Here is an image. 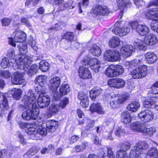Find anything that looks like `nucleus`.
Instances as JSON below:
<instances>
[{
  "label": "nucleus",
  "mask_w": 158,
  "mask_h": 158,
  "mask_svg": "<svg viewBox=\"0 0 158 158\" xmlns=\"http://www.w3.org/2000/svg\"><path fill=\"white\" fill-rule=\"evenodd\" d=\"M36 101L35 94L31 90L29 89L28 94L25 95L22 100L23 103L22 106L24 108L27 109L22 114V117L23 119L35 120L38 118L40 111L37 107Z\"/></svg>",
  "instance_id": "obj_1"
},
{
  "label": "nucleus",
  "mask_w": 158,
  "mask_h": 158,
  "mask_svg": "<svg viewBox=\"0 0 158 158\" xmlns=\"http://www.w3.org/2000/svg\"><path fill=\"white\" fill-rule=\"evenodd\" d=\"M47 77L45 76L40 75L37 77L35 82L39 84L35 87V91L39 94L37 99V103L39 106L41 108L48 107L50 103V98L48 95H45L46 92V88L44 85L45 82Z\"/></svg>",
  "instance_id": "obj_2"
},
{
  "label": "nucleus",
  "mask_w": 158,
  "mask_h": 158,
  "mask_svg": "<svg viewBox=\"0 0 158 158\" xmlns=\"http://www.w3.org/2000/svg\"><path fill=\"white\" fill-rule=\"evenodd\" d=\"M32 57L31 56L23 55L19 60L17 61L18 64V69H23L29 76H31L36 73L39 69L38 66L35 64H34L31 67L30 66L31 62L32 61Z\"/></svg>",
  "instance_id": "obj_3"
},
{
  "label": "nucleus",
  "mask_w": 158,
  "mask_h": 158,
  "mask_svg": "<svg viewBox=\"0 0 158 158\" xmlns=\"http://www.w3.org/2000/svg\"><path fill=\"white\" fill-rule=\"evenodd\" d=\"M15 35L13 39L12 38H9V44L14 47H15V42L21 43L18 46L19 52L21 54H24L27 51V45L22 43L26 40V35L23 31L17 30L15 31Z\"/></svg>",
  "instance_id": "obj_4"
},
{
  "label": "nucleus",
  "mask_w": 158,
  "mask_h": 158,
  "mask_svg": "<svg viewBox=\"0 0 158 158\" xmlns=\"http://www.w3.org/2000/svg\"><path fill=\"white\" fill-rule=\"evenodd\" d=\"M147 141H139L132 148L129 155V158H140V154L148 147Z\"/></svg>",
  "instance_id": "obj_5"
},
{
  "label": "nucleus",
  "mask_w": 158,
  "mask_h": 158,
  "mask_svg": "<svg viewBox=\"0 0 158 158\" xmlns=\"http://www.w3.org/2000/svg\"><path fill=\"white\" fill-rule=\"evenodd\" d=\"M145 15L147 19L152 20L150 25L152 29L158 33V8H154L147 11Z\"/></svg>",
  "instance_id": "obj_6"
},
{
  "label": "nucleus",
  "mask_w": 158,
  "mask_h": 158,
  "mask_svg": "<svg viewBox=\"0 0 158 158\" xmlns=\"http://www.w3.org/2000/svg\"><path fill=\"white\" fill-rule=\"evenodd\" d=\"M98 156L94 154L89 155L87 158H115V156L111 147L103 148L100 150L98 153ZM81 156V158H84Z\"/></svg>",
  "instance_id": "obj_7"
},
{
  "label": "nucleus",
  "mask_w": 158,
  "mask_h": 158,
  "mask_svg": "<svg viewBox=\"0 0 158 158\" xmlns=\"http://www.w3.org/2000/svg\"><path fill=\"white\" fill-rule=\"evenodd\" d=\"M83 65L87 66L89 65L91 69L94 72H98L100 67V62L97 59L91 58L88 56H86L81 61Z\"/></svg>",
  "instance_id": "obj_8"
},
{
  "label": "nucleus",
  "mask_w": 158,
  "mask_h": 158,
  "mask_svg": "<svg viewBox=\"0 0 158 158\" xmlns=\"http://www.w3.org/2000/svg\"><path fill=\"white\" fill-rule=\"evenodd\" d=\"M120 56L119 52L114 50H107L104 54L105 59L110 62L119 61L120 59Z\"/></svg>",
  "instance_id": "obj_9"
},
{
  "label": "nucleus",
  "mask_w": 158,
  "mask_h": 158,
  "mask_svg": "<svg viewBox=\"0 0 158 158\" xmlns=\"http://www.w3.org/2000/svg\"><path fill=\"white\" fill-rule=\"evenodd\" d=\"M148 72L147 66L143 65L138 68L133 70L131 72V75L134 79H140L144 77L147 75Z\"/></svg>",
  "instance_id": "obj_10"
},
{
  "label": "nucleus",
  "mask_w": 158,
  "mask_h": 158,
  "mask_svg": "<svg viewBox=\"0 0 158 158\" xmlns=\"http://www.w3.org/2000/svg\"><path fill=\"white\" fill-rule=\"evenodd\" d=\"M118 147L120 149L117 152L116 158H127V154L125 152L131 148L129 142L125 141L119 144Z\"/></svg>",
  "instance_id": "obj_11"
},
{
  "label": "nucleus",
  "mask_w": 158,
  "mask_h": 158,
  "mask_svg": "<svg viewBox=\"0 0 158 158\" xmlns=\"http://www.w3.org/2000/svg\"><path fill=\"white\" fill-rule=\"evenodd\" d=\"M121 22L120 21H117L115 23L114 27L112 31L116 35L122 36L128 34L130 31V28L126 26L123 28L119 27Z\"/></svg>",
  "instance_id": "obj_12"
},
{
  "label": "nucleus",
  "mask_w": 158,
  "mask_h": 158,
  "mask_svg": "<svg viewBox=\"0 0 158 158\" xmlns=\"http://www.w3.org/2000/svg\"><path fill=\"white\" fill-rule=\"evenodd\" d=\"M60 94L56 91L53 94V98L56 101L60 99L62 96L66 95L70 91V87L69 85L65 84H63L59 89Z\"/></svg>",
  "instance_id": "obj_13"
},
{
  "label": "nucleus",
  "mask_w": 158,
  "mask_h": 158,
  "mask_svg": "<svg viewBox=\"0 0 158 158\" xmlns=\"http://www.w3.org/2000/svg\"><path fill=\"white\" fill-rule=\"evenodd\" d=\"M92 10L93 14L95 16L107 15L109 12V8L106 6H96Z\"/></svg>",
  "instance_id": "obj_14"
},
{
  "label": "nucleus",
  "mask_w": 158,
  "mask_h": 158,
  "mask_svg": "<svg viewBox=\"0 0 158 158\" xmlns=\"http://www.w3.org/2000/svg\"><path fill=\"white\" fill-rule=\"evenodd\" d=\"M154 114L150 110H146L141 111L138 116L141 120L144 123L152 121L154 118Z\"/></svg>",
  "instance_id": "obj_15"
},
{
  "label": "nucleus",
  "mask_w": 158,
  "mask_h": 158,
  "mask_svg": "<svg viewBox=\"0 0 158 158\" xmlns=\"http://www.w3.org/2000/svg\"><path fill=\"white\" fill-rule=\"evenodd\" d=\"M108 84L110 87L119 88L124 86L125 83L123 79L117 78L109 80Z\"/></svg>",
  "instance_id": "obj_16"
},
{
  "label": "nucleus",
  "mask_w": 158,
  "mask_h": 158,
  "mask_svg": "<svg viewBox=\"0 0 158 158\" xmlns=\"http://www.w3.org/2000/svg\"><path fill=\"white\" fill-rule=\"evenodd\" d=\"M145 44L149 46H154L158 42L156 36L153 34L150 33L146 35L143 40Z\"/></svg>",
  "instance_id": "obj_17"
},
{
  "label": "nucleus",
  "mask_w": 158,
  "mask_h": 158,
  "mask_svg": "<svg viewBox=\"0 0 158 158\" xmlns=\"http://www.w3.org/2000/svg\"><path fill=\"white\" fill-rule=\"evenodd\" d=\"M134 50V48L133 46L127 45L121 48L120 54L124 58H126L130 56Z\"/></svg>",
  "instance_id": "obj_18"
},
{
  "label": "nucleus",
  "mask_w": 158,
  "mask_h": 158,
  "mask_svg": "<svg viewBox=\"0 0 158 158\" xmlns=\"http://www.w3.org/2000/svg\"><path fill=\"white\" fill-rule=\"evenodd\" d=\"M11 81L13 84L20 85L24 82V80L22 73L17 71L12 75Z\"/></svg>",
  "instance_id": "obj_19"
},
{
  "label": "nucleus",
  "mask_w": 158,
  "mask_h": 158,
  "mask_svg": "<svg viewBox=\"0 0 158 158\" xmlns=\"http://www.w3.org/2000/svg\"><path fill=\"white\" fill-rule=\"evenodd\" d=\"M60 84V78L58 77H53L50 80L49 88L52 92V95L56 92Z\"/></svg>",
  "instance_id": "obj_20"
},
{
  "label": "nucleus",
  "mask_w": 158,
  "mask_h": 158,
  "mask_svg": "<svg viewBox=\"0 0 158 158\" xmlns=\"http://www.w3.org/2000/svg\"><path fill=\"white\" fill-rule=\"evenodd\" d=\"M87 45L88 49L92 55L97 56L101 55V50L96 45L92 44L91 42H89Z\"/></svg>",
  "instance_id": "obj_21"
},
{
  "label": "nucleus",
  "mask_w": 158,
  "mask_h": 158,
  "mask_svg": "<svg viewBox=\"0 0 158 158\" xmlns=\"http://www.w3.org/2000/svg\"><path fill=\"white\" fill-rule=\"evenodd\" d=\"M78 73L80 77L83 79H89L92 76L88 68L84 66H80L78 69Z\"/></svg>",
  "instance_id": "obj_22"
},
{
  "label": "nucleus",
  "mask_w": 158,
  "mask_h": 158,
  "mask_svg": "<svg viewBox=\"0 0 158 158\" xmlns=\"http://www.w3.org/2000/svg\"><path fill=\"white\" fill-rule=\"evenodd\" d=\"M135 26L136 32L140 35H146L150 32L149 27L145 25L138 24Z\"/></svg>",
  "instance_id": "obj_23"
},
{
  "label": "nucleus",
  "mask_w": 158,
  "mask_h": 158,
  "mask_svg": "<svg viewBox=\"0 0 158 158\" xmlns=\"http://www.w3.org/2000/svg\"><path fill=\"white\" fill-rule=\"evenodd\" d=\"M158 101V99L155 98L153 96L144 100L143 102V105L144 107L148 108H154L156 104Z\"/></svg>",
  "instance_id": "obj_24"
},
{
  "label": "nucleus",
  "mask_w": 158,
  "mask_h": 158,
  "mask_svg": "<svg viewBox=\"0 0 158 158\" xmlns=\"http://www.w3.org/2000/svg\"><path fill=\"white\" fill-rule=\"evenodd\" d=\"M144 56V60L149 64L154 63L157 60L156 55L153 52H148L145 54Z\"/></svg>",
  "instance_id": "obj_25"
},
{
  "label": "nucleus",
  "mask_w": 158,
  "mask_h": 158,
  "mask_svg": "<svg viewBox=\"0 0 158 158\" xmlns=\"http://www.w3.org/2000/svg\"><path fill=\"white\" fill-rule=\"evenodd\" d=\"M89 110L92 113L96 112L100 114H103L105 113L104 109L98 103L92 104L89 108Z\"/></svg>",
  "instance_id": "obj_26"
},
{
  "label": "nucleus",
  "mask_w": 158,
  "mask_h": 158,
  "mask_svg": "<svg viewBox=\"0 0 158 158\" xmlns=\"http://www.w3.org/2000/svg\"><path fill=\"white\" fill-rule=\"evenodd\" d=\"M144 61V58L143 56H140L137 57L135 59L132 60L130 62H127V64H128L129 67L131 69L134 67H137L140 64L143 63Z\"/></svg>",
  "instance_id": "obj_27"
},
{
  "label": "nucleus",
  "mask_w": 158,
  "mask_h": 158,
  "mask_svg": "<svg viewBox=\"0 0 158 158\" xmlns=\"http://www.w3.org/2000/svg\"><path fill=\"white\" fill-rule=\"evenodd\" d=\"M144 124L139 122H136L133 123L131 126V129L134 131L142 132L145 129Z\"/></svg>",
  "instance_id": "obj_28"
},
{
  "label": "nucleus",
  "mask_w": 158,
  "mask_h": 158,
  "mask_svg": "<svg viewBox=\"0 0 158 158\" xmlns=\"http://www.w3.org/2000/svg\"><path fill=\"white\" fill-rule=\"evenodd\" d=\"M45 125L47 129L49 130L48 131L51 132L54 131L58 127L57 122L54 120L47 121Z\"/></svg>",
  "instance_id": "obj_29"
},
{
  "label": "nucleus",
  "mask_w": 158,
  "mask_h": 158,
  "mask_svg": "<svg viewBox=\"0 0 158 158\" xmlns=\"http://www.w3.org/2000/svg\"><path fill=\"white\" fill-rule=\"evenodd\" d=\"M23 54H21V55L23 54L22 56L20 55L19 57V59L18 60L15 59V53L14 49L13 48H10L8 50L7 56L9 58H10L11 61L14 63L15 65H17V68L18 69V64L17 63V61L19 60V59L22 58V56L23 55H25V54L23 55Z\"/></svg>",
  "instance_id": "obj_30"
},
{
  "label": "nucleus",
  "mask_w": 158,
  "mask_h": 158,
  "mask_svg": "<svg viewBox=\"0 0 158 158\" xmlns=\"http://www.w3.org/2000/svg\"><path fill=\"white\" fill-rule=\"evenodd\" d=\"M89 123L86 126L85 130H83L81 132V136L84 137H86L91 132V130L92 128L94 126V120H88Z\"/></svg>",
  "instance_id": "obj_31"
},
{
  "label": "nucleus",
  "mask_w": 158,
  "mask_h": 158,
  "mask_svg": "<svg viewBox=\"0 0 158 158\" xmlns=\"http://www.w3.org/2000/svg\"><path fill=\"white\" fill-rule=\"evenodd\" d=\"M133 44L135 48L138 50L145 51L147 48V46L143 44L142 40L138 39L135 40Z\"/></svg>",
  "instance_id": "obj_32"
},
{
  "label": "nucleus",
  "mask_w": 158,
  "mask_h": 158,
  "mask_svg": "<svg viewBox=\"0 0 158 158\" xmlns=\"http://www.w3.org/2000/svg\"><path fill=\"white\" fill-rule=\"evenodd\" d=\"M37 126L35 124L33 123L31 124H28L27 127L25 129L26 132L28 135H31L32 136H36V128Z\"/></svg>",
  "instance_id": "obj_33"
},
{
  "label": "nucleus",
  "mask_w": 158,
  "mask_h": 158,
  "mask_svg": "<svg viewBox=\"0 0 158 158\" xmlns=\"http://www.w3.org/2000/svg\"><path fill=\"white\" fill-rule=\"evenodd\" d=\"M16 65H17L14 64V62L11 60H9L6 57L4 58L1 60V66L3 69L6 68L8 66H12L14 67Z\"/></svg>",
  "instance_id": "obj_34"
},
{
  "label": "nucleus",
  "mask_w": 158,
  "mask_h": 158,
  "mask_svg": "<svg viewBox=\"0 0 158 158\" xmlns=\"http://www.w3.org/2000/svg\"><path fill=\"white\" fill-rule=\"evenodd\" d=\"M158 156V151L156 147L151 149L146 155V158H157Z\"/></svg>",
  "instance_id": "obj_35"
},
{
  "label": "nucleus",
  "mask_w": 158,
  "mask_h": 158,
  "mask_svg": "<svg viewBox=\"0 0 158 158\" xmlns=\"http://www.w3.org/2000/svg\"><path fill=\"white\" fill-rule=\"evenodd\" d=\"M120 44V40L118 38L114 37L110 39L109 42L110 47L114 48L118 47Z\"/></svg>",
  "instance_id": "obj_36"
},
{
  "label": "nucleus",
  "mask_w": 158,
  "mask_h": 158,
  "mask_svg": "<svg viewBox=\"0 0 158 158\" xmlns=\"http://www.w3.org/2000/svg\"><path fill=\"white\" fill-rule=\"evenodd\" d=\"M102 91L99 88L93 89L89 92L90 97L93 100H95L96 97L102 93Z\"/></svg>",
  "instance_id": "obj_37"
},
{
  "label": "nucleus",
  "mask_w": 158,
  "mask_h": 158,
  "mask_svg": "<svg viewBox=\"0 0 158 158\" xmlns=\"http://www.w3.org/2000/svg\"><path fill=\"white\" fill-rule=\"evenodd\" d=\"M115 99L110 101V107L112 108H115L118 104H121L124 101V100L121 97H118L114 96Z\"/></svg>",
  "instance_id": "obj_38"
},
{
  "label": "nucleus",
  "mask_w": 158,
  "mask_h": 158,
  "mask_svg": "<svg viewBox=\"0 0 158 158\" xmlns=\"http://www.w3.org/2000/svg\"><path fill=\"white\" fill-rule=\"evenodd\" d=\"M122 121L124 124H127L130 123L131 118L129 113L126 111L122 113L121 114Z\"/></svg>",
  "instance_id": "obj_39"
},
{
  "label": "nucleus",
  "mask_w": 158,
  "mask_h": 158,
  "mask_svg": "<svg viewBox=\"0 0 158 158\" xmlns=\"http://www.w3.org/2000/svg\"><path fill=\"white\" fill-rule=\"evenodd\" d=\"M117 6L121 10H123L126 9V7L130 5V2L129 0H126L124 1L123 0H116Z\"/></svg>",
  "instance_id": "obj_40"
},
{
  "label": "nucleus",
  "mask_w": 158,
  "mask_h": 158,
  "mask_svg": "<svg viewBox=\"0 0 158 158\" xmlns=\"http://www.w3.org/2000/svg\"><path fill=\"white\" fill-rule=\"evenodd\" d=\"M140 107L139 103L136 101H135L129 104L127 107V109L131 111H136Z\"/></svg>",
  "instance_id": "obj_41"
},
{
  "label": "nucleus",
  "mask_w": 158,
  "mask_h": 158,
  "mask_svg": "<svg viewBox=\"0 0 158 158\" xmlns=\"http://www.w3.org/2000/svg\"><path fill=\"white\" fill-rule=\"evenodd\" d=\"M115 66L113 65L109 66L105 71V74L107 77H113L115 76L114 73Z\"/></svg>",
  "instance_id": "obj_42"
},
{
  "label": "nucleus",
  "mask_w": 158,
  "mask_h": 158,
  "mask_svg": "<svg viewBox=\"0 0 158 158\" xmlns=\"http://www.w3.org/2000/svg\"><path fill=\"white\" fill-rule=\"evenodd\" d=\"M1 97H2V104H1V105H2V110L0 111H1L2 114V112H3V111H4L5 110H7L9 109V106H8L7 100L6 98L5 97L3 94L0 92V98H1Z\"/></svg>",
  "instance_id": "obj_43"
},
{
  "label": "nucleus",
  "mask_w": 158,
  "mask_h": 158,
  "mask_svg": "<svg viewBox=\"0 0 158 158\" xmlns=\"http://www.w3.org/2000/svg\"><path fill=\"white\" fill-rule=\"evenodd\" d=\"M157 130L154 127H151L149 128H146L143 131V135H147L148 136L152 137L153 134L156 132Z\"/></svg>",
  "instance_id": "obj_44"
},
{
  "label": "nucleus",
  "mask_w": 158,
  "mask_h": 158,
  "mask_svg": "<svg viewBox=\"0 0 158 158\" xmlns=\"http://www.w3.org/2000/svg\"><path fill=\"white\" fill-rule=\"evenodd\" d=\"M45 123H43L42 127H40L36 131V136L40 135L42 136L46 135L47 134V128H45Z\"/></svg>",
  "instance_id": "obj_45"
},
{
  "label": "nucleus",
  "mask_w": 158,
  "mask_h": 158,
  "mask_svg": "<svg viewBox=\"0 0 158 158\" xmlns=\"http://www.w3.org/2000/svg\"><path fill=\"white\" fill-rule=\"evenodd\" d=\"M49 64L48 63L44 60L41 61L39 63V69L43 72H46L49 68Z\"/></svg>",
  "instance_id": "obj_46"
},
{
  "label": "nucleus",
  "mask_w": 158,
  "mask_h": 158,
  "mask_svg": "<svg viewBox=\"0 0 158 158\" xmlns=\"http://www.w3.org/2000/svg\"><path fill=\"white\" fill-rule=\"evenodd\" d=\"M63 38L72 43L74 42V34L73 32H68L64 34Z\"/></svg>",
  "instance_id": "obj_47"
},
{
  "label": "nucleus",
  "mask_w": 158,
  "mask_h": 158,
  "mask_svg": "<svg viewBox=\"0 0 158 158\" xmlns=\"http://www.w3.org/2000/svg\"><path fill=\"white\" fill-rule=\"evenodd\" d=\"M125 133V131L122 127H118L115 132V135L119 137L123 136Z\"/></svg>",
  "instance_id": "obj_48"
},
{
  "label": "nucleus",
  "mask_w": 158,
  "mask_h": 158,
  "mask_svg": "<svg viewBox=\"0 0 158 158\" xmlns=\"http://www.w3.org/2000/svg\"><path fill=\"white\" fill-rule=\"evenodd\" d=\"M123 72L124 69L122 66L118 65L115 66L114 74L115 77L122 74Z\"/></svg>",
  "instance_id": "obj_49"
},
{
  "label": "nucleus",
  "mask_w": 158,
  "mask_h": 158,
  "mask_svg": "<svg viewBox=\"0 0 158 158\" xmlns=\"http://www.w3.org/2000/svg\"><path fill=\"white\" fill-rule=\"evenodd\" d=\"M88 143L86 141H83L81 145L77 146L75 147V150L77 152H80L82 151L88 145Z\"/></svg>",
  "instance_id": "obj_50"
},
{
  "label": "nucleus",
  "mask_w": 158,
  "mask_h": 158,
  "mask_svg": "<svg viewBox=\"0 0 158 158\" xmlns=\"http://www.w3.org/2000/svg\"><path fill=\"white\" fill-rule=\"evenodd\" d=\"M89 3V0H83L82 3H79L78 6L79 7V13L82 12V6L83 8H85Z\"/></svg>",
  "instance_id": "obj_51"
},
{
  "label": "nucleus",
  "mask_w": 158,
  "mask_h": 158,
  "mask_svg": "<svg viewBox=\"0 0 158 158\" xmlns=\"http://www.w3.org/2000/svg\"><path fill=\"white\" fill-rule=\"evenodd\" d=\"M28 44L35 51H36L38 50L37 47L35 45L36 43L35 40L33 39L32 37L30 36L28 41Z\"/></svg>",
  "instance_id": "obj_52"
},
{
  "label": "nucleus",
  "mask_w": 158,
  "mask_h": 158,
  "mask_svg": "<svg viewBox=\"0 0 158 158\" xmlns=\"http://www.w3.org/2000/svg\"><path fill=\"white\" fill-rule=\"evenodd\" d=\"M15 91L13 93V96L14 98L19 100L21 97L22 90L19 89H15Z\"/></svg>",
  "instance_id": "obj_53"
},
{
  "label": "nucleus",
  "mask_w": 158,
  "mask_h": 158,
  "mask_svg": "<svg viewBox=\"0 0 158 158\" xmlns=\"http://www.w3.org/2000/svg\"><path fill=\"white\" fill-rule=\"evenodd\" d=\"M80 100H81L80 104L82 106L85 108L88 106L89 101L87 96H85L83 98Z\"/></svg>",
  "instance_id": "obj_54"
},
{
  "label": "nucleus",
  "mask_w": 158,
  "mask_h": 158,
  "mask_svg": "<svg viewBox=\"0 0 158 158\" xmlns=\"http://www.w3.org/2000/svg\"><path fill=\"white\" fill-rule=\"evenodd\" d=\"M149 93H150L148 94L149 97H152V96H153L155 98H156L158 96L156 95L158 94V89L157 88L154 87L149 91Z\"/></svg>",
  "instance_id": "obj_55"
},
{
  "label": "nucleus",
  "mask_w": 158,
  "mask_h": 158,
  "mask_svg": "<svg viewBox=\"0 0 158 158\" xmlns=\"http://www.w3.org/2000/svg\"><path fill=\"white\" fill-rule=\"evenodd\" d=\"M11 73L8 71H0V76L6 79L10 77Z\"/></svg>",
  "instance_id": "obj_56"
},
{
  "label": "nucleus",
  "mask_w": 158,
  "mask_h": 158,
  "mask_svg": "<svg viewBox=\"0 0 158 158\" xmlns=\"http://www.w3.org/2000/svg\"><path fill=\"white\" fill-rule=\"evenodd\" d=\"M63 27V25L61 22H59L58 23H56L55 27H52L48 29L49 32L50 30L57 31L58 30H60Z\"/></svg>",
  "instance_id": "obj_57"
},
{
  "label": "nucleus",
  "mask_w": 158,
  "mask_h": 158,
  "mask_svg": "<svg viewBox=\"0 0 158 158\" xmlns=\"http://www.w3.org/2000/svg\"><path fill=\"white\" fill-rule=\"evenodd\" d=\"M91 139L92 141L94 144L98 145L100 144L101 140L99 139L98 137L94 134H92L91 135Z\"/></svg>",
  "instance_id": "obj_58"
},
{
  "label": "nucleus",
  "mask_w": 158,
  "mask_h": 158,
  "mask_svg": "<svg viewBox=\"0 0 158 158\" xmlns=\"http://www.w3.org/2000/svg\"><path fill=\"white\" fill-rule=\"evenodd\" d=\"M69 102V98H65L61 100L60 102V107L62 108H64Z\"/></svg>",
  "instance_id": "obj_59"
},
{
  "label": "nucleus",
  "mask_w": 158,
  "mask_h": 158,
  "mask_svg": "<svg viewBox=\"0 0 158 158\" xmlns=\"http://www.w3.org/2000/svg\"><path fill=\"white\" fill-rule=\"evenodd\" d=\"M60 108L59 105H52L50 107V111L52 114H55L57 113Z\"/></svg>",
  "instance_id": "obj_60"
},
{
  "label": "nucleus",
  "mask_w": 158,
  "mask_h": 158,
  "mask_svg": "<svg viewBox=\"0 0 158 158\" xmlns=\"http://www.w3.org/2000/svg\"><path fill=\"white\" fill-rule=\"evenodd\" d=\"M11 22V19L9 18H4L1 20V22L3 26H7Z\"/></svg>",
  "instance_id": "obj_61"
},
{
  "label": "nucleus",
  "mask_w": 158,
  "mask_h": 158,
  "mask_svg": "<svg viewBox=\"0 0 158 158\" xmlns=\"http://www.w3.org/2000/svg\"><path fill=\"white\" fill-rule=\"evenodd\" d=\"M73 3L72 0H70L69 2L68 3H64V7L65 9H73L75 6H73L72 4Z\"/></svg>",
  "instance_id": "obj_62"
},
{
  "label": "nucleus",
  "mask_w": 158,
  "mask_h": 158,
  "mask_svg": "<svg viewBox=\"0 0 158 158\" xmlns=\"http://www.w3.org/2000/svg\"><path fill=\"white\" fill-rule=\"evenodd\" d=\"M112 131L105 132L103 134V137L105 139L112 140L113 139L111 136Z\"/></svg>",
  "instance_id": "obj_63"
},
{
  "label": "nucleus",
  "mask_w": 158,
  "mask_h": 158,
  "mask_svg": "<svg viewBox=\"0 0 158 158\" xmlns=\"http://www.w3.org/2000/svg\"><path fill=\"white\" fill-rule=\"evenodd\" d=\"M115 122V120L110 118L106 119L105 122L106 125H108L109 124H110V125L113 127H114V126Z\"/></svg>",
  "instance_id": "obj_64"
}]
</instances>
